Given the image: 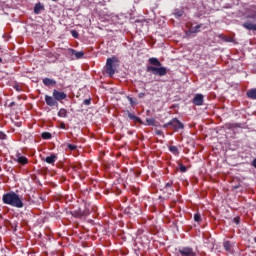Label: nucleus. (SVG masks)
Returning <instances> with one entry per match:
<instances>
[{
	"label": "nucleus",
	"mask_w": 256,
	"mask_h": 256,
	"mask_svg": "<svg viewBox=\"0 0 256 256\" xmlns=\"http://www.w3.org/2000/svg\"><path fill=\"white\" fill-rule=\"evenodd\" d=\"M2 202L4 205H10V207H16V209H23L25 204L23 200L18 196L17 193L11 191L2 196Z\"/></svg>",
	"instance_id": "obj_1"
},
{
	"label": "nucleus",
	"mask_w": 256,
	"mask_h": 256,
	"mask_svg": "<svg viewBox=\"0 0 256 256\" xmlns=\"http://www.w3.org/2000/svg\"><path fill=\"white\" fill-rule=\"evenodd\" d=\"M150 65L152 66H147L146 71L148 73H151L152 75H158L159 77H165L167 75V68L161 66V62L157 58H150L148 60Z\"/></svg>",
	"instance_id": "obj_2"
},
{
	"label": "nucleus",
	"mask_w": 256,
	"mask_h": 256,
	"mask_svg": "<svg viewBox=\"0 0 256 256\" xmlns=\"http://www.w3.org/2000/svg\"><path fill=\"white\" fill-rule=\"evenodd\" d=\"M64 99H67V94L59 90H53L52 96L45 95V102L48 107H59V103H62Z\"/></svg>",
	"instance_id": "obj_3"
},
{
	"label": "nucleus",
	"mask_w": 256,
	"mask_h": 256,
	"mask_svg": "<svg viewBox=\"0 0 256 256\" xmlns=\"http://www.w3.org/2000/svg\"><path fill=\"white\" fill-rule=\"evenodd\" d=\"M178 256H199L197 251H195L192 247L186 246L182 247L178 250Z\"/></svg>",
	"instance_id": "obj_4"
},
{
	"label": "nucleus",
	"mask_w": 256,
	"mask_h": 256,
	"mask_svg": "<svg viewBox=\"0 0 256 256\" xmlns=\"http://www.w3.org/2000/svg\"><path fill=\"white\" fill-rule=\"evenodd\" d=\"M13 161L18 163L19 165H27L29 164V159L21 154V152L17 151L15 156L13 157Z\"/></svg>",
	"instance_id": "obj_5"
},
{
	"label": "nucleus",
	"mask_w": 256,
	"mask_h": 256,
	"mask_svg": "<svg viewBox=\"0 0 256 256\" xmlns=\"http://www.w3.org/2000/svg\"><path fill=\"white\" fill-rule=\"evenodd\" d=\"M203 24H198L196 26H190L189 29L185 32L187 37H195L199 31H201Z\"/></svg>",
	"instance_id": "obj_6"
},
{
	"label": "nucleus",
	"mask_w": 256,
	"mask_h": 256,
	"mask_svg": "<svg viewBox=\"0 0 256 256\" xmlns=\"http://www.w3.org/2000/svg\"><path fill=\"white\" fill-rule=\"evenodd\" d=\"M170 127H172V129L174 131H180V129H185V125L179 121V119L177 118H173L170 122H169Z\"/></svg>",
	"instance_id": "obj_7"
},
{
	"label": "nucleus",
	"mask_w": 256,
	"mask_h": 256,
	"mask_svg": "<svg viewBox=\"0 0 256 256\" xmlns=\"http://www.w3.org/2000/svg\"><path fill=\"white\" fill-rule=\"evenodd\" d=\"M115 60V58H108L106 62V73H108L110 77L115 75V69L113 68V63H115Z\"/></svg>",
	"instance_id": "obj_8"
},
{
	"label": "nucleus",
	"mask_w": 256,
	"mask_h": 256,
	"mask_svg": "<svg viewBox=\"0 0 256 256\" xmlns=\"http://www.w3.org/2000/svg\"><path fill=\"white\" fill-rule=\"evenodd\" d=\"M192 103L194 105H197L198 107H201L204 103V96L203 94H196L192 100Z\"/></svg>",
	"instance_id": "obj_9"
},
{
	"label": "nucleus",
	"mask_w": 256,
	"mask_h": 256,
	"mask_svg": "<svg viewBox=\"0 0 256 256\" xmlns=\"http://www.w3.org/2000/svg\"><path fill=\"white\" fill-rule=\"evenodd\" d=\"M69 52L71 55H74L75 59H82V57L85 55L83 51L77 52L75 49H69Z\"/></svg>",
	"instance_id": "obj_10"
},
{
	"label": "nucleus",
	"mask_w": 256,
	"mask_h": 256,
	"mask_svg": "<svg viewBox=\"0 0 256 256\" xmlns=\"http://www.w3.org/2000/svg\"><path fill=\"white\" fill-rule=\"evenodd\" d=\"M57 161V155L51 154L50 156L45 158V162L48 163L49 165H53Z\"/></svg>",
	"instance_id": "obj_11"
},
{
	"label": "nucleus",
	"mask_w": 256,
	"mask_h": 256,
	"mask_svg": "<svg viewBox=\"0 0 256 256\" xmlns=\"http://www.w3.org/2000/svg\"><path fill=\"white\" fill-rule=\"evenodd\" d=\"M246 97H248V99L255 100L256 99V88H252V89L248 90L246 92Z\"/></svg>",
	"instance_id": "obj_12"
},
{
	"label": "nucleus",
	"mask_w": 256,
	"mask_h": 256,
	"mask_svg": "<svg viewBox=\"0 0 256 256\" xmlns=\"http://www.w3.org/2000/svg\"><path fill=\"white\" fill-rule=\"evenodd\" d=\"M244 29H248V31H256V24H253L251 22H245L243 24Z\"/></svg>",
	"instance_id": "obj_13"
},
{
	"label": "nucleus",
	"mask_w": 256,
	"mask_h": 256,
	"mask_svg": "<svg viewBox=\"0 0 256 256\" xmlns=\"http://www.w3.org/2000/svg\"><path fill=\"white\" fill-rule=\"evenodd\" d=\"M43 9H45V7L41 3L35 4V6H34L35 15L41 14V11H43Z\"/></svg>",
	"instance_id": "obj_14"
},
{
	"label": "nucleus",
	"mask_w": 256,
	"mask_h": 256,
	"mask_svg": "<svg viewBox=\"0 0 256 256\" xmlns=\"http://www.w3.org/2000/svg\"><path fill=\"white\" fill-rule=\"evenodd\" d=\"M43 84L46 86V87H49L51 85H57V81L51 79V78H44L43 79Z\"/></svg>",
	"instance_id": "obj_15"
},
{
	"label": "nucleus",
	"mask_w": 256,
	"mask_h": 256,
	"mask_svg": "<svg viewBox=\"0 0 256 256\" xmlns=\"http://www.w3.org/2000/svg\"><path fill=\"white\" fill-rule=\"evenodd\" d=\"M128 117L129 119H131L132 121H135L136 123H141V118H139L138 116H135L130 112H128Z\"/></svg>",
	"instance_id": "obj_16"
},
{
	"label": "nucleus",
	"mask_w": 256,
	"mask_h": 256,
	"mask_svg": "<svg viewBox=\"0 0 256 256\" xmlns=\"http://www.w3.org/2000/svg\"><path fill=\"white\" fill-rule=\"evenodd\" d=\"M226 128L227 129L241 128V124H239V123H229V124H226Z\"/></svg>",
	"instance_id": "obj_17"
},
{
	"label": "nucleus",
	"mask_w": 256,
	"mask_h": 256,
	"mask_svg": "<svg viewBox=\"0 0 256 256\" xmlns=\"http://www.w3.org/2000/svg\"><path fill=\"white\" fill-rule=\"evenodd\" d=\"M58 117L66 118L67 117V109H65V108L60 109L58 112Z\"/></svg>",
	"instance_id": "obj_18"
},
{
	"label": "nucleus",
	"mask_w": 256,
	"mask_h": 256,
	"mask_svg": "<svg viewBox=\"0 0 256 256\" xmlns=\"http://www.w3.org/2000/svg\"><path fill=\"white\" fill-rule=\"evenodd\" d=\"M169 151L173 153V155H179V148H177V146H170Z\"/></svg>",
	"instance_id": "obj_19"
},
{
	"label": "nucleus",
	"mask_w": 256,
	"mask_h": 256,
	"mask_svg": "<svg viewBox=\"0 0 256 256\" xmlns=\"http://www.w3.org/2000/svg\"><path fill=\"white\" fill-rule=\"evenodd\" d=\"M184 13H185V12H184L183 10H181V9H176V10L174 11V15H175L176 18L183 17V14H184Z\"/></svg>",
	"instance_id": "obj_20"
},
{
	"label": "nucleus",
	"mask_w": 256,
	"mask_h": 256,
	"mask_svg": "<svg viewBox=\"0 0 256 256\" xmlns=\"http://www.w3.org/2000/svg\"><path fill=\"white\" fill-rule=\"evenodd\" d=\"M224 249L226 251H231V249H232L231 242H229V241L224 242Z\"/></svg>",
	"instance_id": "obj_21"
},
{
	"label": "nucleus",
	"mask_w": 256,
	"mask_h": 256,
	"mask_svg": "<svg viewBox=\"0 0 256 256\" xmlns=\"http://www.w3.org/2000/svg\"><path fill=\"white\" fill-rule=\"evenodd\" d=\"M13 89H15V91H17L18 93H21V91H23V88H21V85L19 84H14Z\"/></svg>",
	"instance_id": "obj_22"
},
{
	"label": "nucleus",
	"mask_w": 256,
	"mask_h": 256,
	"mask_svg": "<svg viewBox=\"0 0 256 256\" xmlns=\"http://www.w3.org/2000/svg\"><path fill=\"white\" fill-rule=\"evenodd\" d=\"M194 221H196V223H200V221H201V214L200 213L194 214Z\"/></svg>",
	"instance_id": "obj_23"
},
{
	"label": "nucleus",
	"mask_w": 256,
	"mask_h": 256,
	"mask_svg": "<svg viewBox=\"0 0 256 256\" xmlns=\"http://www.w3.org/2000/svg\"><path fill=\"white\" fill-rule=\"evenodd\" d=\"M71 35L74 39H79V32L77 30H71Z\"/></svg>",
	"instance_id": "obj_24"
},
{
	"label": "nucleus",
	"mask_w": 256,
	"mask_h": 256,
	"mask_svg": "<svg viewBox=\"0 0 256 256\" xmlns=\"http://www.w3.org/2000/svg\"><path fill=\"white\" fill-rule=\"evenodd\" d=\"M42 139H51V133L49 132L42 133Z\"/></svg>",
	"instance_id": "obj_25"
},
{
	"label": "nucleus",
	"mask_w": 256,
	"mask_h": 256,
	"mask_svg": "<svg viewBox=\"0 0 256 256\" xmlns=\"http://www.w3.org/2000/svg\"><path fill=\"white\" fill-rule=\"evenodd\" d=\"M146 122L148 125H155V118H147Z\"/></svg>",
	"instance_id": "obj_26"
},
{
	"label": "nucleus",
	"mask_w": 256,
	"mask_h": 256,
	"mask_svg": "<svg viewBox=\"0 0 256 256\" xmlns=\"http://www.w3.org/2000/svg\"><path fill=\"white\" fill-rule=\"evenodd\" d=\"M179 169H180L181 173H187V167L185 165L180 164Z\"/></svg>",
	"instance_id": "obj_27"
},
{
	"label": "nucleus",
	"mask_w": 256,
	"mask_h": 256,
	"mask_svg": "<svg viewBox=\"0 0 256 256\" xmlns=\"http://www.w3.org/2000/svg\"><path fill=\"white\" fill-rule=\"evenodd\" d=\"M67 148L70 149V151H75V149H77V146H75L73 144H68Z\"/></svg>",
	"instance_id": "obj_28"
},
{
	"label": "nucleus",
	"mask_w": 256,
	"mask_h": 256,
	"mask_svg": "<svg viewBox=\"0 0 256 256\" xmlns=\"http://www.w3.org/2000/svg\"><path fill=\"white\" fill-rule=\"evenodd\" d=\"M0 139H2V140L7 139V135L0 131Z\"/></svg>",
	"instance_id": "obj_29"
},
{
	"label": "nucleus",
	"mask_w": 256,
	"mask_h": 256,
	"mask_svg": "<svg viewBox=\"0 0 256 256\" xmlns=\"http://www.w3.org/2000/svg\"><path fill=\"white\" fill-rule=\"evenodd\" d=\"M83 103H84V105H91V98L85 99V100L83 101Z\"/></svg>",
	"instance_id": "obj_30"
},
{
	"label": "nucleus",
	"mask_w": 256,
	"mask_h": 256,
	"mask_svg": "<svg viewBox=\"0 0 256 256\" xmlns=\"http://www.w3.org/2000/svg\"><path fill=\"white\" fill-rule=\"evenodd\" d=\"M127 99L132 106L135 105V102L133 101V99L131 97L128 96Z\"/></svg>",
	"instance_id": "obj_31"
},
{
	"label": "nucleus",
	"mask_w": 256,
	"mask_h": 256,
	"mask_svg": "<svg viewBox=\"0 0 256 256\" xmlns=\"http://www.w3.org/2000/svg\"><path fill=\"white\" fill-rule=\"evenodd\" d=\"M173 186V181L166 183V189Z\"/></svg>",
	"instance_id": "obj_32"
},
{
	"label": "nucleus",
	"mask_w": 256,
	"mask_h": 256,
	"mask_svg": "<svg viewBox=\"0 0 256 256\" xmlns=\"http://www.w3.org/2000/svg\"><path fill=\"white\" fill-rule=\"evenodd\" d=\"M233 221H234V223H235L236 225H239V223H240L239 217L234 218Z\"/></svg>",
	"instance_id": "obj_33"
},
{
	"label": "nucleus",
	"mask_w": 256,
	"mask_h": 256,
	"mask_svg": "<svg viewBox=\"0 0 256 256\" xmlns=\"http://www.w3.org/2000/svg\"><path fill=\"white\" fill-rule=\"evenodd\" d=\"M138 97H139V99H143V97H145V93H143V92L139 93Z\"/></svg>",
	"instance_id": "obj_34"
},
{
	"label": "nucleus",
	"mask_w": 256,
	"mask_h": 256,
	"mask_svg": "<svg viewBox=\"0 0 256 256\" xmlns=\"http://www.w3.org/2000/svg\"><path fill=\"white\" fill-rule=\"evenodd\" d=\"M168 127H171V124H169V122L163 125V129H168Z\"/></svg>",
	"instance_id": "obj_35"
},
{
	"label": "nucleus",
	"mask_w": 256,
	"mask_h": 256,
	"mask_svg": "<svg viewBox=\"0 0 256 256\" xmlns=\"http://www.w3.org/2000/svg\"><path fill=\"white\" fill-rule=\"evenodd\" d=\"M249 17H250V19H255V17H256V11H255L253 14H251Z\"/></svg>",
	"instance_id": "obj_36"
},
{
	"label": "nucleus",
	"mask_w": 256,
	"mask_h": 256,
	"mask_svg": "<svg viewBox=\"0 0 256 256\" xmlns=\"http://www.w3.org/2000/svg\"><path fill=\"white\" fill-rule=\"evenodd\" d=\"M65 127H66V126H65V123L62 122V123L60 124V129H65Z\"/></svg>",
	"instance_id": "obj_37"
},
{
	"label": "nucleus",
	"mask_w": 256,
	"mask_h": 256,
	"mask_svg": "<svg viewBox=\"0 0 256 256\" xmlns=\"http://www.w3.org/2000/svg\"><path fill=\"white\" fill-rule=\"evenodd\" d=\"M156 135H163V131L158 130V131L156 132Z\"/></svg>",
	"instance_id": "obj_38"
},
{
	"label": "nucleus",
	"mask_w": 256,
	"mask_h": 256,
	"mask_svg": "<svg viewBox=\"0 0 256 256\" xmlns=\"http://www.w3.org/2000/svg\"><path fill=\"white\" fill-rule=\"evenodd\" d=\"M0 63H3V59L2 58H0Z\"/></svg>",
	"instance_id": "obj_39"
},
{
	"label": "nucleus",
	"mask_w": 256,
	"mask_h": 256,
	"mask_svg": "<svg viewBox=\"0 0 256 256\" xmlns=\"http://www.w3.org/2000/svg\"><path fill=\"white\" fill-rule=\"evenodd\" d=\"M254 242L256 243V237L254 238Z\"/></svg>",
	"instance_id": "obj_40"
}]
</instances>
